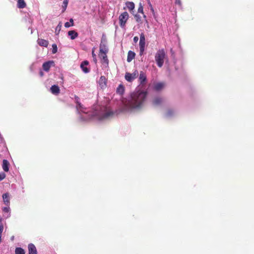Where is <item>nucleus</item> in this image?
Listing matches in <instances>:
<instances>
[{"label": "nucleus", "instance_id": "1", "mask_svg": "<svg viewBox=\"0 0 254 254\" xmlns=\"http://www.w3.org/2000/svg\"><path fill=\"white\" fill-rule=\"evenodd\" d=\"M147 92L143 91H137L131 95L130 99L125 104L123 109L125 111L134 109H140L143 106L146 98Z\"/></svg>", "mask_w": 254, "mask_h": 254}, {"label": "nucleus", "instance_id": "2", "mask_svg": "<svg viewBox=\"0 0 254 254\" xmlns=\"http://www.w3.org/2000/svg\"><path fill=\"white\" fill-rule=\"evenodd\" d=\"M165 56L166 54L163 49L158 50L156 53L155 59L157 65L159 67H161L163 66Z\"/></svg>", "mask_w": 254, "mask_h": 254}, {"label": "nucleus", "instance_id": "3", "mask_svg": "<svg viewBox=\"0 0 254 254\" xmlns=\"http://www.w3.org/2000/svg\"><path fill=\"white\" fill-rule=\"evenodd\" d=\"M129 15L126 11L122 13L120 15L119 17V24L122 28H124L126 27V24Z\"/></svg>", "mask_w": 254, "mask_h": 254}, {"label": "nucleus", "instance_id": "4", "mask_svg": "<svg viewBox=\"0 0 254 254\" xmlns=\"http://www.w3.org/2000/svg\"><path fill=\"white\" fill-rule=\"evenodd\" d=\"M107 53H99V58L103 66L105 68L109 67V61L107 56Z\"/></svg>", "mask_w": 254, "mask_h": 254}, {"label": "nucleus", "instance_id": "5", "mask_svg": "<svg viewBox=\"0 0 254 254\" xmlns=\"http://www.w3.org/2000/svg\"><path fill=\"white\" fill-rule=\"evenodd\" d=\"M145 38L144 34L142 33L140 35L139 40V55H142L145 50Z\"/></svg>", "mask_w": 254, "mask_h": 254}, {"label": "nucleus", "instance_id": "6", "mask_svg": "<svg viewBox=\"0 0 254 254\" xmlns=\"http://www.w3.org/2000/svg\"><path fill=\"white\" fill-rule=\"evenodd\" d=\"M108 53V49L106 45V41L105 39L102 38L101 43L99 46V53Z\"/></svg>", "mask_w": 254, "mask_h": 254}, {"label": "nucleus", "instance_id": "7", "mask_svg": "<svg viewBox=\"0 0 254 254\" xmlns=\"http://www.w3.org/2000/svg\"><path fill=\"white\" fill-rule=\"evenodd\" d=\"M107 79L104 76H101L99 80L98 83L102 88L106 86Z\"/></svg>", "mask_w": 254, "mask_h": 254}, {"label": "nucleus", "instance_id": "8", "mask_svg": "<svg viewBox=\"0 0 254 254\" xmlns=\"http://www.w3.org/2000/svg\"><path fill=\"white\" fill-rule=\"evenodd\" d=\"M88 64L89 62L87 61H84L80 64L81 68L85 73H88L89 72V69L86 67Z\"/></svg>", "mask_w": 254, "mask_h": 254}, {"label": "nucleus", "instance_id": "9", "mask_svg": "<svg viewBox=\"0 0 254 254\" xmlns=\"http://www.w3.org/2000/svg\"><path fill=\"white\" fill-rule=\"evenodd\" d=\"M28 248L29 254H37L36 248L33 244H29Z\"/></svg>", "mask_w": 254, "mask_h": 254}, {"label": "nucleus", "instance_id": "10", "mask_svg": "<svg viewBox=\"0 0 254 254\" xmlns=\"http://www.w3.org/2000/svg\"><path fill=\"white\" fill-rule=\"evenodd\" d=\"M51 92L54 95H58L60 92L59 87L57 85H54L51 87Z\"/></svg>", "mask_w": 254, "mask_h": 254}, {"label": "nucleus", "instance_id": "11", "mask_svg": "<svg viewBox=\"0 0 254 254\" xmlns=\"http://www.w3.org/2000/svg\"><path fill=\"white\" fill-rule=\"evenodd\" d=\"M146 80V75L145 73L141 71L139 74V81L141 84H143Z\"/></svg>", "mask_w": 254, "mask_h": 254}, {"label": "nucleus", "instance_id": "12", "mask_svg": "<svg viewBox=\"0 0 254 254\" xmlns=\"http://www.w3.org/2000/svg\"><path fill=\"white\" fill-rule=\"evenodd\" d=\"M37 42L40 46H43L45 47H47L49 44V42L43 39L39 38L37 40Z\"/></svg>", "mask_w": 254, "mask_h": 254}, {"label": "nucleus", "instance_id": "13", "mask_svg": "<svg viewBox=\"0 0 254 254\" xmlns=\"http://www.w3.org/2000/svg\"><path fill=\"white\" fill-rule=\"evenodd\" d=\"M3 201L4 204L8 206L10 204V201L9 198V195L7 193H5L2 194Z\"/></svg>", "mask_w": 254, "mask_h": 254}, {"label": "nucleus", "instance_id": "14", "mask_svg": "<svg viewBox=\"0 0 254 254\" xmlns=\"http://www.w3.org/2000/svg\"><path fill=\"white\" fill-rule=\"evenodd\" d=\"M9 165L8 161L5 159L2 161V169L5 172H8L9 171Z\"/></svg>", "mask_w": 254, "mask_h": 254}, {"label": "nucleus", "instance_id": "15", "mask_svg": "<svg viewBox=\"0 0 254 254\" xmlns=\"http://www.w3.org/2000/svg\"><path fill=\"white\" fill-rule=\"evenodd\" d=\"M53 62H45L43 64L42 67L43 69L46 71H48L51 67V64Z\"/></svg>", "mask_w": 254, "mask_h": 254}, {"label": "nucleus", "instance_id": "16", "mask_svg": "<svg viewBox=\"0 0 254 254\" xmlns=\"http://www.w3.org/2000/svg\"><path fill=\"white\" fill-rule=\"evenodd\" d=\"M164 87V84L162 82L156 83L154 86V89L156 91H160Z\"/></svg>", "mask_w": 254, "mask_h": 254}, {"label": "nucleus", "instance_id": "17", "mask_svg": "<svg viewBox=\"0 0 254 254\" xmlns=\"http://www.w3.org/2000/svg\"><path fill=\"white\" fill-rule=\"evenodd\" d=\"M68 35L70 36L71 40H74L78 37V33L74 30H71L68 32Z\"/></svg>", "mask_w": 254, "mask_h": 254}, {"label": "nucleus", "instance_id": "18", "mask_svg": "<svg viewBox=\"0 0 254 254\" xmlns=\"http://www.w3.org/2000/svg\"><path fill=\"white\" fill-rule=\"evenodd\" d=\"M126 4L127 8L130 12H131L134 9L135 5L133 2L127 1Z\"/></svg>", "mask_w": 254, "mask_h": 254}, {"label": "nucleus", "instance_id": "19", "mask_svg": "<svg viewBox=\"0 0 254 254\" xmlns=\"http://www.w3.org/2000/svg\"><path fill=\"white\" fill-rule=\"evenodd\" d=\"M135 55V54L133 52L129 51L128 52V54H127V61L128 62H131L132 61V60L134 58Z\"/></svg>", "mask_w": 254, "mask_h": 254}, {"label": "nucleus", "instance_id": "20", "mask_svg": "<svg viewBox=\"0 0 254 254\" xmlns=\"http://www.w3.org/2000/svg\"><path fill=\"white\" fill-rule=\"evenodd\" d=\"M26 3L24 0H17V7L19 8H23L26 6Z\"/></svg>", "mask_w": 254, "mask_h": 254}, {"label": "nucleus", "instance_id": "21", "mask_svg": "<svg viewBox=\"0 0 254 254\" xmlns=\"http://www.w3.org/2000/svg\"><path fill=\"white\" fill-rule=\"evenodd\" d=\"M125 79L129 82H131L133 80H134L133 77L132 76V74L127 72L125 75Z\"/></svg>", "mask_w": 254, "mask_h": 254}, {"label": "nucleus", "instance_id": "22", "mask_svg": "<svg viewBox=\"0 0 254 254\" xmlns=\"http://www.w3.org/2000/svg\"><path fill=\"white\" fill-rule=\"evenodd\" d=\"M113 115V113L110 111H106V112L102 115V117L103 119L107 118Z\"/></svg>", "mask_w": 254, "mask_h": 254}, {"label": "nucleus", "instance_id": "23", "mask_svg": "<svg viewBox=\"0 0 254 254\" xmlns=\"http://www.w3.org/2000/svg\"><path fill=\"white\" fill-rule=\"evenodd\" d=\"M125 88L123 85L120 84L117 89V92L121 95L123 94L124 92Z\"/></svg>", "mask_w": 254, "mask_h": 254}, {"label": "nucleus", "instance_id": "24", "mask_svg": "<svg viewBox=\"0 0 254 254\" xmlns=\"http://www.w3.org/2000/svg\"><path fill=\"white\" fill-rule=\"evenodd\" d=\"M162 102V99L161 98L157 97L155 98L153 101V104L155 105H158L160 104Z\"/></svg>", "mask_w": 254, "mask_h": 254}, {"label": "nucleus", "instance_id": "25", "mask_svg": "<svg viewBox=\"0 0 254 254\" xmlns=\"http://www.w3.org/2000/svg\"><path fill=\"white\" fill-rule=\"evenodd\" d=\"M15 254H25V251L21 248H16L15 250Z\"/></svg>", "mask_w": 254, "mask_h": 254}, {"label": "nucleus", "instance_id": "26", "mask_svg": "<svg viewBox=\"0 0 254 254\" xmlns=\"http://www.w3.org/2000/svg\"><path fill=\"white\" fill-rule=\"evenodd\" d=\"M69 22H66V23H65L64 26L66 28H68V27H69L70 26H73V19L70 18L69 19Z\"/></svg>", "mask_w": 254, "mask_h": 254}, {"label": "nucleus", "instance_id": "27", "mask_svg": "<svg viewBox=\"0 0 254 254\" xmlns=\"http://www.w3.org/2000/svg\"><path fill=\"white\" fill-rule=\"evenodd\" d=\"M76 109H77V110L80 111L81 112H83V106H82V105L80 102H78L77 103H76Z\"/></svg>", "mask_w": 254, "mask_h": 254}, {"label": "nucleus", "instance_id": "28", "mask_svg": "<svg viewBox=\"0 0 254 254\" xmlns=\"http://www.w3.org/2000/svg\"><path fill=\"white\" fill-rule=\"evenodd\" d=\"M68 3V2L66 1V0H64L63 4V6H62L63 8V12H64L65 10L66 7H67Z\"/></svg>", "mask_w": 254, "mask_h": 254}, {"label": "nucleus", "instance_id": "29", "mask_svg": "<svg viewBox=\"0 0 254 254\" xmlns=\"http://www.w3.org/2000/svg\"><path fill=\"white\" fill-rule=\"evenodd\" d=\"M58 51V48L57 45L55 44H54L52 45V53L53 54H56Z\"/></svg>", "mask_w": 254, "mask_h": 254}, {"label": "nucleus", "instance_id": "30", "mask_svg": "<svg viewBox=\"0 0 254 254\" xmlns=\"http://www.w3.org/2000/svg\"><path fill=\"white\" fill-rule=\"evenodd\" d=\"M134 17L135 18V20H136V21L138 22V23H140L141 22V16L136 14H135L134 15Z\"/></svg>", "mask_w": 254, "mask_h": 254}, {"label": "nucleus", "instance_id": "31", "mask_svg": "<svg viewBox=\"0 0 254 254\" xmlns=\"http://www.w3.org/2000/svg\"><path fill=\"white\" fill-rule=\"evenodd\" d=\"M138 12L143 14V7L141 3H139V5L138 8Z\"/></svg>", "mask_w": 254, "mask_h": 254}, {"label": "nucleus", "instance_id": "32", "mask_svg": "<svg viewBox=\"0 0 254 254\" xmlns=\"http://www.w3.org/2000/svg\"><path fill=\"white\" fill-rule=\"evenodd\" d=\"M3 226L2 224H0V243H1V235H2V233L3 232Z\"/></svg>", "mask_w": 254, "mask_h": 254}, {"label": "nucleus", "instance_id": "33", "mask_svg": "<svg viewBox=\"0 0 254 254\" xmlns=\"http://www.w3.org/2000/svg\"><path fill=\"white\" fill-rule=\"evenodd\" d=\"M92 57H93V61H94V63L95 64H96L97 62V59H96V55L94 53V52L93 50L92 51Z\"/></svg>", "mask_w": 254, "mask_h": 254}, {"label": "nucleus", "instance_id": "34", "mask_svg": "<svg viewBox=\"0 0 254 254\" xmlns=\"http://www.w3.org/2000/svg\"><path fill=\"white\" fill-rule=\"evenodd\" d=\"M5 174L4 173H0V181H2L5 178Z\"/></svg>", "mask_w": 254, "mask_h": 254}, {"label": "nucleus", "instance_id": "35", "mask_svg": "<svg viewBox=\"0 0 254 254\" xmlns=\"http://www.w3.org/2000/svg\"><path fill=\"white\" fill-rule=\"evenodd\" d=\"M9 209H10L9 207H4L3 208L2 210L3 212L7 213L9 211Z\"/></svg>", "mask_w": 254, "mask_h": 254}, {"label": "nucleus", "instance_id": "36", "mask_svg": "<svg viewBox=\"0 0 254 254\" xmlns=\"http://www.w3.org/2000/svg\"><path fill=\"white\" fill-rule=\"evenodd\" d=\"M132 76H133V79H135V78L137 77V75H138V72H137L136 70H135V71L133 73H132Z\"/></svg>", "mask_w": 254, "mask_h": 254}, {"label": "nucleus", "instance_id": "37", "mask_svg": "<svg viewBox=\"0 0 254 254\" xmlns=\"http://www.w3.org/2000/svg\"><path fill=\"white\" fill-rule=\"evenodd\" d=\"M138 40V38L137 36L134 37V38H133V42L135 43H136L137 42Z\"/></svg>", "mask_w": 254, "mask_h": 254}, {"label": "nucleus", "instance_id": "38", "mask_svg": "<svg viewBox=\"0 0 254 254\" xmlns=\"http://www.w3.org/2000/svg\"><path fill=\"white\" fill-rule=\"evenodd\" d=\"M74 98H75V100L76 101V103H77L78 102H79V98L78 96H75Z\"/></svg>", "mask_w": 254, "mask_h": 254}, {"label": "nucleus", "instance_id": "39", "mask_svg": "<svg viewBox=\"0 0 254 254\" xmlns=\"http://www.w3.org/2000/svg\"><path fill=\"white\" fill-rule=\"evenodd\" d=\"M176 3L178 4L179 5L181 4V1L180 0H176Z\"/></svg>", "mask_w": 254, "mask_h": 254}, {"label": "nucleus", "instance_id": "40", "mask_svg": "<svg viewBox=\"0 0 254 254\" xmlns=\"http://www.w3.org/2000/svg\"><path fill=\"white\" fill-rule=\"evenodd\" d=\"M39 74H40V76L42 77L44 75V72L42 70H41L39 72Z\"/></svg>", "mask_w": 254, "mask_h": 254}, {"label": "nucleus", "instance_id": "41", "mask_svg": "<svg viewBox=\"0 0 254 254\" xmlns=\"http://www.w3.org/2000/svg\"><path fill=\"white\" fill-rule=\"evenodd\" d=\"M173 114V112L171 111H168V115H171Z\"/></svg>", "mask_w": 254, "mask_h": 254}, {"label": "nucleus", "instance_id": "42", "mask_svg": "<svg viewBox=\"0 0 254 254\" xmlns=\"http://www.w3.org/2000/svg\"><path fill=\"white\" fill-rule=\"evenodd\" d=\"M149 4H150V7H151V10L152 12H154V9H153V7H152V5L151 4V3H149Z\"/></svg>", "mask_w": 254, "mask_h": 254}, {"label": "nucleus", "instance_id": "43", "mask_svg": "<svg viewBox=\"0 0 254 254\" xmlns=\"http://www.w3.org/2000/svg\"><path fill=\"white\" fill-rule=\"evenodd\" d=\"M61 27V25L60 26L59 25H58V26L56 28V30H57L58 29H59V30H60Z\"/></svg>", "mask_w": 254, "mask_h": 254}, {"label": "nucleus", "instance_id": "44", "mask_svg": "<svg viewBox=\"0 0 254 254\" xmlns=\"http://www.w3.org/2000/svg\"><path fill=\"white\" fill-rule=\"evenodd\" d=\"M143 17H144V18H146V15H144V14H143Z\"/></svg>", "mask_w": 254, "mask_h": 254}, {"label": "nucleus", "instance_id": "45", "mask_svg": "<svg viewBox=\"0 0 254 254\" xmlns=\"http://www.w3.org/2000/svg\"><path fill=\"white\" fill-rule=\"evenodd\" d=\"M146 21V23L148 24V21L147 20H145Z\"/></svg>", "mask_w": 254, "mask_h": 254}]
</instances>
